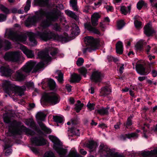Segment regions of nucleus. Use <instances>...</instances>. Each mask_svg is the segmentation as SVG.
I'll return each instance as SVG.
<instances>
[{
  "instance_id": "nucleus-42",
  "label": "nucleus",
  "mask_w": 157,
  "mask_h": 157,
  "mask_svg": "<svg viewBox=\"0 0 157 157\" xmlns=\"http://www.w3.org/2000/svg\"><path fill=\"white\" fill-rule=\"evenodd\" d=\"M0 10L6 14H9L10 13L8 8L2 4H0Z\"/></svg>"
},
{
  "instance_id": "nucleus-34",
  "label": "nucleus",
  "mask_w": 157,
  "mask_h": 157,
  "mask_svg": "<svg viewBox=\"0 0 157 157\" xmlns=\"http://www.w3.org/2000/svg\"><path fill=\"white\" fill-rule=\"evenodd\" d=\"M133 117L130 116L127 119V121L126 123H124L123 126L125 127V129H130V127L132 125V119Z\"/></svg>"
},
{
  "instance_id": "nucleus-61",
  "label": "nucleus",
  "mask_w": 157,
  "mask_h": 157,
  "mask_svg": "<svg viewBox=\"0 0 157 157\" xmlns=\"http://www.w3.org/2000/svg\"><path fill=\"white\" fill-rule=\"evenodd\" d=\"M95 104L93 103H90L89 102L87 104V106L88 108L91 109H94V107Z\"/></svg>"
},
{
  "instance_id": "nucleus-37",
  "label": "nucleus",
  "mask_w": 157,
  "mask_h": 157,
  "mask_svg": "<svg viewBox=\"0 0 157 157\" xmlns=\"http://www.w3.org/2000/svg\"><path fill=\"white\" fill-rule=\"evenodd\" d=\"M137 8L138 10H141L142 7H144V8L147 7V4L143 0H140L137 3Z\"/></svg>"
},
{
  "instance_id": "nucleus-8",
  "label": "nucleus",
  "mask_w": 157,
  "mask_h": 157,
  "mask_svg": "<svg viewBox=\"0 0 157 157\" xmlns=\"http://www.w3.org/2000/svg\"><path fill=\"white\" fill-rule=\"evenodd\" d=\"M85 41L87 42L90 47L83 49V53L84 54H85L87 51L91 52L98 48L100 43V40L98 39L94 38L93 37L91 36H88L85 37Z\"/></svg>"
},
{
  "instance_id": "nucleus-10",
  "label": "nucleus",
  "mask_w": 157,
  "mask_h": 157,
  "mask_svg": "<svg viewBox=\"0 0 157 157\" xmlns=\"http://www.w3.org/2000/svg\"><path fill=\"white\" fill-rule=\"evenodd\" d=\"M99 152L101 154H104L106 157H124L121 155L118 154L117 153H114L111 149L103 144L100 145Z\"/></svg>"
},
{
  "instance_id": "nucleus-29",
  "label": "nucleus",
  "mask_w": 157,
  "mask_h": 157,
  "mask_svg": "<svg viewBox=\"0 0 157 157\" xmlns=\"http://www.w3.org/2000/svg\"><path fill=\"white\" fill-rule=\"evenodd\" d=\"M138 137V135L135 132H132L131 133L126 134L124 135H122L121 136V139L123 140H125L127 138L129 139L131 138H137Z\"/></svg>"
},
{
  "instance_id": "nucleus-15",
  "label": "nucleus",
  "mask_w": 157,
  "mask_h": 157,
  "mask_svg": "<svg viewBox=\"0 0 157 157\" xmlns=\"http://www.w3.org/2000/svg\"><path fill=\"white\" fill-rule=\"evenodd\" d=\"M14 72L9 66H2L0 67V73L2 76L10 77Z\"/></svg>"
},
{
  "instance_id": "nucleus-13",
  "label": "nucleus",
  "mask_w": 157,
  "mask_h": 157,
  "mask_svg": "<svg viewBox=\"0 0 157 157\" xmlns=\"http://www.w3.org/2000/svg\"><path fill=\"white\" fill-rule=\"evenodd\" d=\"M4 58L6 60L13 62H19L20 60V55L17 52H7L5 53Z\"/></svg>"
},
{
  "instance_id": "nucleus-51",
  "label": "nucleus",
  "mask_w": 157,
  "mask_h": 157,
  "mask_svg": "<svg viewBox=\"0 0 157 157\" xmlns=\"http://www.w3.org/2000/svg\"><path fill=\"white\" fill-rule=\"evenodd\" d=\"M30 123L29 127L35 130L38 127L33 120H31Z\"/></svg>"
},
{
  "instance_id": "nucleus-50",
  "label": "nucleus",
  "mask_w": 157,
  "mask_h": 157,
  "mask_svg": "<svg viewBox=\"0 0 157 157\" xmlns=\"http://www.w3.org/2000/svg\"><path fill=\"white\" fill-rule=\"evenodd\" d=\"M71 123L72 125H75L79 123V118L77 117L71 119Z\"/></svg>"
},
{
  "instance_id": "nucleus-17",
  "label": "nucleus",
  "mask_w": 157,
  "mask_h": 157,
  "mask_svg": "<svg viewBox=\"0 0 157 157\" xmlns=\"http://www.w3.org/2000/svg\"><path fill=\"white\" fill-rule=\"evenodd\" d=\"M64 35L55 34L54 40L61 42L62 43L67 42L71 40V38L68 36L66 33H64Z\"/></svg>"
},
{
  "instance_id": "nucleus-3",
  "label": "nucleus",
  "mask_w": 157,
  "mask_h": 157,
  "mask_svg": "<svg viewBox=\"0 0 157 157\" xmlns=\"http://www.w3.org/2000/svg\"><path fill=\"white\" fill-rule=\"evenodd\" d=\"M2 87L6 93L9 95L10 93H14L19 96L24 95V91L26 89L25 86L20 87L10 83L9 81L6 80L2 84Z\"/></svg>"
},
{
  "instance_id": "nucleus-19",
  "label": "nucleus",
  "mask_w": 157,
  "mask_h": 157,
  "mask_svg": "<svg viewBox=\"0 0 157 157\" xmlns=\"http://www.w3.org/2000/svg\"><path fill=\"white\" fill-rule=\"evenodd\" d=\"M109 107L108 106H107L106 107L101 106L95 109V113L96 114H99L101 116L108 115L109 114Z\"/></svg>"
},
{
  "instance_id": "nucleus-44",
  "label": "nucleus",
  "mask_w": 157,
  "mask_h": 157,
  "mask_svg": "<svg viewBox=\"0 0 157 157\" xmlns=\"http://www.w3.org/2000/svg\"><path fill=\"white\" fill-rule=\"evenodd\" d=\"M31 0H27L26 2V5L24 7V10L26 13H27L30 9L31 6Z\"/></svg>"
},
{
  "instance_id": "nucleus-32",
  "label": "nucleus",
  "mask_w": 157,
  "mask_h": 157,
  "mask_svg": "<svg viewBox=\"0 0 157 157\" xmlns=\"http://www.w3.org/2000/svg\"><path fill=\"white\" fill-rule=\"evenodd\" d=\"M48 2V0H34L35 4L41 7L44 6Z\"/></svg>"
},
{
  "instance_id": "nucleus-12",
  "label": "nucleus",
  "mask_w": 157,
  "mask_h": 157,
  "mask_svg": "<svg viewBox=\"0 0 157 157\" xmlns=\"http://www.w3.org/2000/svg\"><path fill=\"white\" fill-rule=\"evenodd\" d=\"M43 11L44 12V17L47 15H53V16L50 17V19L52 21H57L59 18L60 21L61 22L63 20V17L62 15L61 12L56 9L54 10L53 11L47 12L43 9Z\"/></svg>"
},
{
  "instance_id": "nucleus-35",
  "label": "nucleus",
  "mask_w": 157,
  "mask_h": 157,
  "mask_svg": "<svg viewBox=\"0 0 157 157\" xmlns=\"http://www.w3.org/2000/svg\"><path fill=\"white\" fill-rule=\"evenodd\" d=\"M56 73L58 75V76H56V78H57L58 81L60 83H62L63 81V74L61 72V71L59 70H57L56 72Z\"/></svg>"
},
{
  "instance_id": "nucleus-52",
  "label": "nucleus",
  "mask_w": 157,
  "mask_h": 157,
  "mask_svg": "<svg viewBox=\"0 0 157 157\" xmlns=\"http://www.w3.org/2000/svg\"><path fill=\"white\" fill-rule=\"evenodd\" d=\"M84 62L83 59L82 58H79L76 62V64L78 66H82Z\"/></svg>"
},
{
  "instance_id": "nucleus-54",
  "label": "nucleus",
  "mask_w": 157,
  "mask_h": 157,
  "mask_svg": "<svg viewBox=\"0 0 157 157\" xmlns=\"http://www.w3.org/2000/svg\"><path fill=\"white\" fill-rule=\"evenodd\" d=\"M7 16L6 15L0 13V22H2L6 21V19Z\"/></svg>"
},
{
  "instance_id": "nucleus-55",
  "label": "nucleus",
  "mask_w": 157,
  "mask_h": 157,
  "mask_svg": "<svg viewBox=\"0 0 157 157\" xmlns=\"http://www.w3.org/2000/svg\"><path fill=\"white\" fill-rule=\"evenodd\" d=\"M155 64V61L148 62L147 63V66L148 68L150 69L151 68H154Z\"/></svg>"
},
{
  "instance_id": "nucleus-24",
  "label": "nucleus",
  "mask_w": 157,
  "mask_h": 157,
  "mask_svg": "<svg viewBox=\"0 0 157 157\" xmlns=\"http://www.w3.org/2000/svg\"><path fill=\"white\" fill-rule=\"evenodd\" d=\"M112 92L111 90L106 86H104L102 88L101 91V96L107 97L109 100L111 99V97L109 96Z\"/></svg>"
},
{
  "instance_id": "nucleus-20",
  "label": "nucleus",
  "mask_w": 157,
  "mask_h": 157,
  "mask_svg": "<svg viewBox=\"0 0 157 157\" xmlns=\"http://www.w3.org/2000/svg\"><path fill=\"white\" fill-rule=\"evenodd\" d=\"M136 69L137 73L140 75H146L149 73L146 71L145 67L141 64H136Z\"/></svg>"
},
{
  "instance_id": "nucleus-30",
  "label": "nucleus",
  "mask_w": 157,
  "mask_h": 157,
  "mask_svg": "<svg viewBox=\"0 0 157 157\" xmlns=\"http://www.w3.org/2000/svg\"><path fill=\"white\" fill-rule=\"evenodd\" d=\"M53 119L54 121L57 123V126H59L58 124H63L64 121V117L63 116H53Z\"/></svg>"
},
{
  "instance_id": "nucleus-58",
  "label": "nucleus",
  "mask_w": 157,
  "mask_h": 157,
  "mask_svg": "<svg viewBox=\"0 0 157 157\" xmlns=\"http://www.w3.org/2000/svg\"><path fill=\"white\" fill-rule=\"evenodd\" d=\"M53 29L56 31H60L61 29L59 25L57 23L53 25Z\"/></svg>"
},
{
  "instance_id": "nucleus-9",
  "label": "nucleus",
  "mask_w": 157,
  "mask_h": 157,
  "mask_svg": "<svg viewBox=\"0 0 157 157\" xmlns=\"http://www.w3.org/2000/svg\"><path fill=\"white\" fill-rule=\"evenodd\" d=\"M39 135L38 136L32 137L30 140L32 143L36 146H41L46 145L47 140L43 137L44 135V132L37 127L35 130Z\"/></svg>"
},
{
  "instance_id": "nucleus-49",
  "label": "nucleus",
  "mask_w": 157,
  "mask_h": 157,
  "mask_svg": "<svg viewBox=\"0 0 157 157\" xmlns=\"http://www.w3.org/2000/svg\"><path fill=\"white\" fill-rule=\"evenodd\" d=\"M79 28L77 26H75V30H73L71 32L72 35L74 36H77L79 33Z\"/></svg>"
},
{
  "instance_id": "nucleus-59",
  "label": "nucleus",
  "mask_w": 157,
  "mask_h": 157,
  "mask_svg": "<svg viewBox=\"0 0 157 157\" xmlns=\"http://www.w3.org/2000/svg\"><path fill=\"white\" fill-rule=\"evenodd\" d=\"M4 151H5V155L7 156L11 154L12 151V149L11 148H10L8 149L4 150Z\"/></svg>"
},
{
  "instance_id": "nucleus-26",
  "label": "nucleus",
  "mask_w": 157,
  "mask_h": 157,
  "mask_svg": "<svg viewBox=\"0 0 157 157\" xmlns=\"http://www.w3.org/2000/svg\"><path fill=\"white\" fill-rule=\"evenodd\" d=\"M86 146L90 150V151H93L98 147V145L97 143L93 140H91L88 142L86 144Z\"/></svg>"
},
{
  "instance_id": "nucleus-4",
  "label": "nucleus",
  "mask_w": 157,
  "mask_h": 157,
  "mask_svg": "<svg viewBox=\"0 0 157 157\" xmlns=\"http://www.w3.org/2000/svg\"><path fill=\"white\" fill-rule=\"evenodd\" d=\"M100 17L101 15L98 13H94L91 17V22L93 26L90 23H86L84 25L85 29L90 32L101 36V32L95 27L98 25V20Z\"/></svg>"
},
{
  "instance_id": "nucleus-56",
  "label": "nucleus",
  "mask_w": 157,
  "mask_h": 157,
  "mask_svg": "<svg viewBox=\"0 0 157 157\" xmlns=\"http://www.w3.org/2000/svg\"><path fill=\"white\" fill-rule=\"evenodd\" d=\"M58 51V48H55L53 51L51 52H50V54L52 57H54L57 55Z\"/></svg>"
},
{
  "instance_id": "nucleus-63",
  "label": "nucleus",
  "mask_w": 157,
  "mask_h": 157,
  "mask_svg": "<svg viewBox=\"0 0 157 157\" xmlns=\"http://www.w3.org/2000/svg\"><path fill=\"white\" fill-rule=\"evenodd\" d=\"M71 88L72 86L71 85L68 84L66 85V88L68 92H70L71 91Z\"/></svg>"
},
{
  "instance_id": "nucleus-40",
  "label": "nucleus",
  "mask_w": 157,
  "mask_h": 157,
  "mask_svg": "<svg viewBox=\"0 0 157 157\" xmlns=\"http://www.w3.org/2000/svg\"><path fill=\"white\" fill-rule=\"evenodd\" d=\"M65 12L70 17L75 19H76L77 16L74 12L68 10H66Z\"/></svg>"
},
{
  "instance_id": "nucleus-2",
  "label": "nucleus",
  "mask_w": 157,
  "mask_h": 157,
  "mask_svg": "<svg viewBox=\"0 0 157 157\" xmlns=\"http://www.w3.org/2000/svg\"><path fill=\"white\" fill-rule=\"evenodd\" d=\"M2 118L5 123L10 124L9 126V130L13 136L20 135L22 132L21 129H22V128H23V131L25 132L26 134L31 136H33L36 134V132L34 131L27 128L24 125H22L21 128H20L21 124V122L16 120L12 121L11 118L7 114H4L3 115Z\"/></svg>"
},
{
  "instance_id": "nucleus-18",
  "label": "nucleus",
  "mask_w": 157,
  "mask_h": 157,
  "mask_svg": "<svg viewBox=\"0 0 157 157\" xmlns=\"http://www.w3.org/2000/svg\"><path fill=\"white\" fill-rule=\"evenodd\" d=\"M8 38L16 41H20L21 38V36L20 35L12 30L9 31L8 34Z\"/></svg>"
},
{
  "instance_id": "nucleus-7",
  "label": "nucleus",
  "mask_w": 157,
  "mask_h": 157,
  "mask_svg": "<svg viewBox=\"0 0 157 157\" xmlns=\"http://www.w3.org/2000/svg\"><path fill=\"white\" fill-rule=\"evenodd\" d=\"M60 100V97L57 94L52 93L51 95L47 94L43 95L42 97L41 103L43 106L47 105L48 104L54 105L58 103Z\"/></svg>"
},
{
  "instance_id": "nucleus-48",
  "label": "nucleus",
  "mask_w": 157,
  "mask_h": 157,
  "mask_svg": "<svg viewBox=\"0 0 157 157\" xmlns=\"http://www.w3.org/2000/svg\"><path fill=\"white\" fill-rule=\"evenodd\" d=\"M134 24L135 27L137 29H140L141 28V22L137 20L134 21Z\"/></svg>"
},
{
  "instance_id": "nucleus-5",
  "label": "nucleus",
  "mask_w": 157,
  "mask_h": 157,
  "mask_svg": "<svg viewBox=\"0 0 157 157\" xmlns=\"http://www.w3.org/2000/svg\"><path fill=\"white\" fill-rule=\"evenodd\" d=\"M35 15L29 17L25 22L26 27H30L36 26L37 22L40 21L44 17V12L43 9H40L35 13Z\"/></svg>"
},
{
  "instance_id": "nucleus-27",
  "label": "nucleus",
  "mask_w": 157,
  "mask_h": 157,
  "mask_svg": "<svg viewBox=\"0 0 157 157\" xmlns=\"http://www.w3.org/2000/svg\"><path fill=\"white\" fill-rule=\"evenodd\" d=\"M123 43L121 41H118L116 45V52L119 54H121L123 53Z\"/></svg>"
},
{
  "instance_id": "nucleus-57",
  "label": "nucleus",
  "mask_w": 157,
  "mask_h": 157,
  "mask_svg": "<svg viewBox=\"0 0 157 157\" xmlns=\"http://www.w3.org/2000/svg\"><path fill=\"white\" fill-rule=\"evenodd\" d=\"M135 46L137 50L140 51L142 50L143 49V44L140 43H137Z\"/></svg>"
},
{
  "instance_id": "nucleus-53",
  "label": "nucleus",
  "mask_w": 157,
  "mask_h": 157,
  "mask_svg": "<svg viewBox=\"0 0 157 157\" xmlns=\"http://www.w3.org/2000/svg\"><path fill=\"white\" fill-rule=\"evenodd\" d=\"M120 11L121 13L124 15H126L128 13V11L126 10V7L123 6L121 7Z\"/></svg>"
},
{
  "instance_id": "nucleus-33",
  "label": "nucleus",
  "mask_w": 157,
  "mask_h": 157,
  "mask_svg": "<svg viewBox=\"0 0 157 157\" xmlns=\"http://www.w3.org/2000/svg\"><path fill=\"white\" fill-rule=\"evenodd\" d=\"M29 40L31 43L32 46H35L37 44V41L35 39V35L33 33H31L29 36Z\"/></svg>"
},
{
  "instance_id": "nucleus-60",
  "label": "nucleus",
  "mask_w": 157,
  "mask_h": 157,
  "mask_svg": "<svg viewBox=\"0 0 157 157\" xmlns=\"http://www.w3.org/2000/svg\"><path fill=\"white\" fill-rule=\"evenodd\" d=\"M124 64H121V66L120 67L119 72L121 75L123 73V71L124 69Z\"/></svg>"
},
{
  "instance_id": "nucleus-39",
  "label": "nucleus",
  "mask_w": 157,
  "mask_h": 157,
  "mask_svg": "<svg viewBox=\"0 0 157 157\" xmlns=\"http://www.w3.org/2000/svg\"><path fill=\"white\" fill-rule=\"evenodd\" d=\"M4 44V49L5 51L8 50L11 48V43L9 40H5Z\"/></svg>"
},
{
  "instance_id": "nucleus-38",
  "label": "nucleus",
  "mask_w": 157,
  "mask_h": 157,
  "mask_svg": "<svg viewBox=\"0 0 157 157\" xmlns=\"http://www.w3.org/2000/svg\"><path fill=\"white\" fill-rule=\"evenodd\" d=\"M48 86L51 90H54L56 87V83L54 80L52 78H50L48 82Z\"/></svg>"
},
{
  "instance_id": "nucleus-28",
  "label": "nucleus",
  "mask_w": 157,
  "mask_h": 157,
  "mask_svg": "<svg viewBox=\"0 0 157 157\" xmlns=\"http://www.w3.org/2000/svg\"><path fill=\"white\" fill-rule=\"evenodd\" d=\"M81 79V77L79 75L74 73L71 75V82L72 83H78Z\"/></svg>"
},
{
  "instance_id": "nucleus-25",
  "label": "nucleus",
  "mask_w": 157,
  "mask_h": 157,
  "mask_svg": "<svg viewBox=\"0 0 157 157\" xmlns=\"http://www.w3.org/2000/svg\"><path fill=\"white\" fill-rule=\"evenodd\" d=\"M21 50L23 53L28 58H32L34 57V54L33 51L27 48L24 46L22 47Z\"/></svg>"
},
{
  "instance_id": "nucleus-64",
  "label": "nucleus",
  "mask_w": 157,
  "mask_h": 157,
  "mask_svg": "<svg viewBox=\"0 0 157 157\" xmlns=\"http://www.w3.org/2000/svg\"><path fill=\"white\" fill-rule=\"evenodd\" d=\"M151 74L153 77H155L157 76V71L153 69L152 70Z\"/></svg>"
},
{
  "instance_id": "nucleus-6",
  "label": "nucleus",
  "mask_w": 157,
  "mask_h": 157,
  "mask_svg": "<svg viewBox=\"0 0 157 157\" xmlns=\"http://www.w3.org/2000/svg\"><path fill=\"white\" fill-rule=\"evenodd\" d=\"M49 138L53 143V148L59 155L60 157H67L65 156L67 153V150L62 147V144L60 140L53 136L49 135Z\"/></svg>"
},
{
  "instance_id": "nucleus-62",
  "label": "nucleus",
  "mask_w": 157,
  "mask_h": 157,
  "mask_svg": "<svg viewBox=\"0 0 157 157\" xmlns=\"http://www.w3.org/2000/svg\"><path fill=\"white\" fill-rule=\"evenodd\" d=\"M122 123L120 122H117L116 124L114 125V128L116 129H118L120 128V125Z\"/></svg>"
},
{
  "instance_id": "nucleus-11",
  "label": "nucleus",
  "mask_w": 157,
  "mask_h": 157,
  "mask_svg": "<svg viewBox=\"0 0 157 157\" xmlns=\"http://www.w3.org/2000/svg\"><path fill=\"white\" fill-rule=\"evenodd\" d=\"M45 116L43 113L39 112L36 115V118L38 121H38V123L41 130L45 133L49 134L52 132L51 130L47 127L45 124L42 122V121L44 120Z\"/></svg>"
},
{
  "instance_id": "nucleus-31",
  "label": "nucleus",
  "mask_w": 157,
  "mask_h": 157,
  "mask_svg": "<svg viewBox=\"0 0 157 157\" xmlns=\"http://www.w3.org/2000/svg\"><path fill=\"white\" fill-rule=\"evenodd\" d=\"M17 80L19 81H23L25 78V76L21 72L17 71L15 75Z\"/></svg>"
},
{
  "instance_id": "nucleus-23",
  "label": "nucleus",
  "mask_w": 157,
  "mask_h": 157,
  "mask_svg": "<svg viewBox=\"0 0 157 157\" xmlns=\"http://www.w3.org/2000/svg\"><path fill=\"white\" fill-rule=\"evenodd\" d=\"M68 132V136L69 139H70V137L79 136V130L75 128L74 126H72L71 128H69Z\"/></svg>"
},
{
  "instance_id": "nucleus-36",
  "label": "nucleus",
  "mask_w": 157,
  "mask_h": 157,
  "mask_svg": "<svg viewBox=\"0 0 157 157\" xmlns=\"http://www.w3.org/2000/svg\"><path fill=\"white\" fill-rule=\"evenodd\" d=\"M68 157H83L78 154L75 149L71 150L67 155Z\"/></svg>"
},
{
  "instance_id": "nucleus-1",
  "label": "nucleus",
  "mask_w": 157,
  "mask_h": 157,
  "mask_svg": "<svg viewBox=\"0 0 157 157\" xmlns=\"http://www.w3.org/2000/svg\"><path fill=\"white\" fill-rule=\"evenodd\" d=\"M38 56L41 59V61L36 64V62L31 60L26 63L22 68L23 71L26 73H29L33 69V72H38L45 65L51 60V57L47 52L40 51L38 53Z\"/></svg>"
},
{
  "instance_id": "nucleus-47",
  "label": "nucleus",
  "mask_w": 157,
  "mask_h": 157,
  "mask_svg": "<svg viewBox=\"0 0 157 157\" xmlns=\"http://www.w3.org/2000/svg\"><path fill=\"white\" fill-rule=\"evenodd\" d=\"M83 105H84L83 104H81L79 105L76 104H75V107L74 109L76 112L77 113H79L80 110H81L82 108Z\"/></svg>"
},
{
  "instance_id": "nucleus-14",
  "label": "nucleus",
  "mask_w": 157,
  "mask_h": 157,
  "mask_svg": "<svg viewBox=\"0 0 157 157\" xmlns=\"http://www.w3.org/2000/svg\"><path fill=\"white\" fill-rule=\"evenodd\" d=\"M55 34L50 31L47 30H45L43 32L38 31L37 33V36L41 39L46 41L52 39H54Z\"/></svg>"
},
{
  "instance_id": "nucleus-41",
  "label": "nucleus",
  "mask_w": 157,
  "mask_h": 157,
  "mask_svg": "<svg viewBox=\"0 0 157 157\" xmlns=\"http://www.w3.org/2000/svg\"><path fill=\"white\" fill-rule=\"evenodd\" d=\"M79 72L83 75L85 78L86 77L87 73V70L84 67H82L78 69Z\"/></svg>"
},
{
  "instance_id": "nucleus-46",
  "label": "nucleus",
  "mask_w": 157,
  "mask_h": 157,
  "mask_svg": "<svg viewBox=\"0 0 157 157\" xmlns=\"http://www.w3.org/2000/svg\"><path fill=\"white\" fill-rule=\"evenodd\" d=\"M125 23L123 20L119 21L117 23V27L119 29H121L125 25Z\"/></svg>"
},
{
  "instance_id": "nucleus-21",
  "label": "nucleus",
  "mask_w": 157,
  "mask_h": 157,
  "mask_svg": "<svg viewBox=\"0 0 157 157\" xmlns=\"http://www.w3.org/2000/svg\"><path fill=\"white\" fill-rule=\"evenodd\" d=\"M149 23H148L144 27V33L148 37L152 36L153 35H155V31L152 29L150 27Z\"/></svg>"
},
{
  "instance_id": "nucleus-16",
  "label": "nucleus",
  "mask_w": 157,
  "mask_h": 157,
  "mask_svg": "<svg viewBox=\"0 0 157 157\" xmlns=\"http://www.w3.org/2000/svg\"><path fill=\"white\" fill-rule=\"evenodd\" d=\"M90 78L92 81L95 83H98V85L99 86V83L102 80V74L98 71H94L92 72Z\"/></svg>"
},
{
  "instance_id": "nucleus-22",
  "label": "nucleus",
  "mask_w": 157,
  "mask_h": 157,
  "mask_svg": "<svg viewBox=\"0 0 157 157\" xmlns=\"http://www.w3.org/2000/svg\"><path fill=\"white\" fill-rule=\"evenodd\" d=\"M50 19L49 17L47 16L46 19L42 20L40 23V26L43 29L49 27L51 25V21H52Z\"/></svg>"
},
{
  "instance_id": "nucleus-45",
  "label": "nucleus",
  "mask_w": 157,
  "mask_h": 157,
  "mask_svg": "<svg viewBox=\"0 0 157 157\" xmlns=\"http://www.w3.org/2000/svg\"><path fill=\"white\" fill-rule=\"evenodd\" d=\"M44 157H56L55 154L51 151H46L44 154Z\"/></svg>"
},
{
  "instance_id": "nucleus-43",
  "label": "nucleus",
  "mask_w": 157,
  "mask_h": 157,
  "mask_svg": "<svg viewBox=\"0 0 157 157\" xmlns=\"http://www.w3.org/2000/svg\"><path fill=\"white\" fill-rule=\"evenodd\" d=\"M77 0H70V5L73 8L75 11L77 10Z\"/></svg>"
}]
</instances>
